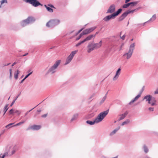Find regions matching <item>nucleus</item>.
Returning a JSON list of instances; mask_svg holds the SVG:
<instances>
[{
    "label": "nucleus",
    "mask_w": 158,
    "mask_h": 158,
    "mask_svg": "<svg viewBox=\"0 0 158 158\" xmlns=\"http://www.w3.org/2000/svg\"><path fill=\"white\" fill-rule=\"evenodd\" d=\"M130 120L129 119H127L125 121L123 122L122 124V126H123L124 125L130 123Z\"/></svg>",
    "instance_id": "b1692460"
},
{
    "label": "nucleus",
    "mask_w": 158,
    "mask_h": 158,
    "mask_svg": "<svg viewBox=\"0 0 158 158\" xmlns=\"http://www.w3.org/2000/svg\"><path fill=\"white\" fill-rule=\"evenodd\" d=\"M15 152V151L14 150H13L12 152V154H14Z\"/></svg>",
    "instance_id": "8fccbe9b"
},
{
    "label": "nucleus",
    "mask_w": 158,
    "mask_h": 158,
    "mask_svg": "<svg viewBox=\"0 0 158 158\" xmlns=\"http://www.w3.org/2000/svg\"><path fill=\"white\" fill-rule=\"evenodd\" d=\"M106 96L105 95L103 97L101 101L100 102V104H101L103 103L104 102L105 100L106 99Z\"/></svg>",
    "instance_id": "a878e982"
},
{
    "label": "nucleus",
    "mask_w": 158,
    "mask_h": 158,
    "mask_svg": "<svg viewBox=\"0 0 158 158\" xmlns=\"http://www.w3.org/2000/svg\"><path fill=\"white\" fill-rule=\"evenodd\" d=\"M83 29V28H82L80 30H79L78 32L77 33L76 35H77Z\"/></svg>",
    "instance_id": "ea45409f"
},
{
    "label": "nucleus",
    "mask_w": 158,
    "mask_h": 158,
    "mask_svg": "<svg viewBox=\"0 0 158 158\" xmlns=\"http://www.w3.org/2000/svg\"><path fill=\"white\" fill-rule=\"evenodd\" d=\"M78 50L72 51L66 59L65 64H67L70 63L72 60L75 55L77 52Z\"/></svg>",
    "instance_id": "39448f33"
},
{
    "label": "nucleus",
    "mask_w": 158,
    "mask_h": 158,
    "mask_svg": "<svg viewBox=\"0 0 158 158\" xmlns=\"http://www.w3.org/2000/svg\"><path fill=\"white\" fill-rule=\"evenodd\" d=\"M35 107H34V108H33L32 109H34V108H35Z\"/></svg>",
    "instance_id": "0e129e2a"
},
{
    "label": "nucleus",
    "mask_w": 158,
    "mask_h": 158,
    "mask_svg": "<svg viewBox=\"0 0 158 158\" xmlns=\"http://www.w3.org/2000/svg\"><path fill=\"white\" fill-rule=\"evenodd\" d=\"M7 110V109H6H6H5V110H4V111L5 112L4 114L6 112Z\"/></svg>",
    "instance_id": "5fc2aeb1"
},
{
    "label": "nucleus",
    "mask_w": 158,
    "mask_h": 158,
    "mask_svg": "<svg viewBox=\"0 0 158 158\" xmlns=\"http://www.w3.org/2000/svg\"><path fill=\"white\" fill-rule=\"evenodd\" d=\"M1 5L3 4L4 3H6L7 2V0H2L1 1Z\"/></svg>",
    "instance_id": "72a5a7b5"
},
{
    "label": "nucleus",
    "mask_w": 158,
    "mask_h": 158,
    "mask_svg": "<svg viewBox=\"0 0 158 158\" xmlns=\"http://www.w3.org/2000/svg\"><path fill=\"white\" fill-rule=\"evenodd\" d=\"M102 42L101 40L98 43H94L95 49H98V48H100L102 45Z\"/></svg>",
    "instance_id": "a211bd4d"
},
{
    "label": "nucleus",
    "mask_w": 158,
    "mask_h": 158,
    "mask_svg": "<svg viewBox=\"0 0 158 158\" xmlns=\"http://www.w3.org/2000/svg\"><path fill=\"white\" fill-rule=\"evenodd\" d=\"M125 115H124L123 114H122L121 115V117L119 118V120H121L124 119V118L125 117Z\"/></svg>",
    "instance_id": "7c9ffc66"
},
{
    "label": "nucleus",
    "mask_w": 158,
    "mask_h": 158,
    "mask_svg": "<svg viewBox=\"0 0 158 158\" xmlns=\"http://www.w3.org/2000/svg\"><path fill=\"white\" fill-rule=\"evenodd\" d=\"M143 149H144V151L145 152H146V153L148 152V148L146 146H144Z\"/></svg>",
    "instance_id": "c85d7f7f"
},
{
    "label": "nucleus",
    "mask_w": 158,
    "mask_h": 158,
    "mask_svg": "<svg viewBox=\"0 0 158 158\" xmlns=\"http://www.w3.org/2000/svg\"><path fill=\"white\" fill-rule=\"evenodd\" d=\"M130 0H126L125 1V2L126 3L128 2H129Z\"/></svg>",
    "instance_id": "de8ad7c7"
},
{
    "label": "nucleus",
    "mask_w": 158,
    "mask_h": 158,
    "mask_svg": "<svg viewBox=\"0 0 158 158\" xmlns=\"http://www.w3.org/2000/svg\"><path fill=\"white\" fill-rule=\"evenodd\" d=\"M7 154V152L5 153L1 158H4Z\"/></svg>",
    "instance_id": "4c0bfd02"
},
{
    "label": "nucleus",
    "mask_w": 158,
    "mask_h": 158,
    "mask_svg": "<svg viewBox=\"0 0 158 158\" xmlns=\"http://www.w3.org/2000/svg\"><path fill=\"white\" fill-rule=\"evenodd\" d=\"M9 71H10V73H11V71H12L11 69H9Z\"/></svg>",
    "instance_id": "3c124183"
},
{
    "label": "nucleus",
    "mask_w": 158,
    "mask_h": 158,
    "mask_svg": "<svg viewBox=\"0 0 158 158\" xmlns=\"http://www.w3.org/2000/svg\"><path fill=\"white\" fill-rule=\"evenodd\" d=\"M44 6L46 7L48 11L51 12H53V10L52 9L47 6L46 5H44Z\"/></svg>",
    "instance_id": "412c9836"
},
{
    "label": "nucleus",
    "mask_w": 158,
    "mask_h": 158,
    "mask_svg": "<svg viewBox=\"0 0 158 158\" xmlns=\"http://www.w3.org/2000/svg\"><path fill=\"white\" fill-rule=\"evenodd\" d=\"M109 109H108L106 111L100 113L94 121L87 120L86 121V123L88 124L92 125L95 123H98L101 122L108 114L109 112Z\"/></svg>",
    "instance_id": "f257e3e1"
},
{
    "label": "nucleus",
    "mask_w": 158,
    "mask_h": 158,
    "mask_svg": "<svg viewBox=\"0 0 158 158\" xmlns=\"http://www.w3.org/2000/svg\"><path fill=\"white\" fill-rule=\"evenodd\" d=\"M134 4V3H127L126 4H124V5H123V8H127V7H128L129 6H130V5H131V4ZM134 5L135 4H136V3H134Z\"/></svg>",
    "instance_id": "4be33fe9"
},
{
    "label": "nucleus",
    "mask_w": 158,
    "mask_h": 158,
    "mask_svg": "<svg viewBox=\"0 0 158 158\" xmlns=\"http://www.w3.org/2000/svg\"><path fill=\"white\" fill-rule=\"evenodd\" d=\"M24 123V121L20 122L17 123V124L14 125V126H12V127H13V126H18L20 125L23 124Z\"/></svg>",
    "instance_id": "bb28decb"
},
{
    "label": "nucleus",
    "mask_w": 158,
    "mask_h": 158,
    "mask_svg": "<svg viewBox=\"0 0 158 158\" xmlns=\"http://www.w3.org/2000/svg\"><path fill=\"white\" fill-rule=\"evenodd\" d=\"M135 46V43L131 44L130 46L128 52L123 55V56H127L126 58L127 59H129L131 56Z\"/></svg>",
    "instance_id": "7ed1b4c3"
},
{
    "label": "nucleus",
    "mask_w": 158,
    "mask_h": 158,
    "mask_svg": "<svg viewBox=\"0 0 158 158\" xmlns=\"http://www.w3.org/2000/svg\"><path fill=\"white\" fill-rule=\"evenodd\" d=\"M48 6H50L51 7H52V8H54V7L53 6V5H51V4H48Z\"/></svg>",
    "instance_id": "c03bdc74"
},
{
    "label": "nucleus",
    "mask_w": 158,
    "mask_h": 158,
    "mask_svg": "<svg viewBox=\"0 0 158 158\" xmlns=\"http://www.w3.org/2000/svg\"><path fill=\"white\" fill-rule=\"evenodd\" d=\"M141 94H139L135 98L131 100V101L129 103V104L130 105H132L136 101L138 98L140 97Z\"/></svg>",
    "instance_id": "2eb2a0df"
},
{
    "label": "nucleus",
    "mask_w": 158,
    "mask_h": 158,
    "mask_svg": "<svg viewBox=\"0 0 158 158\" xmlns=\"http://www.w3.org/2000/svg\"><path fill=\"white\" fill-rule=\"evenodd\" d=\"M120 71L121 69L120 68L118 69L117 70V71L116 72L115 75L114 76V77L113 78V81H115L118 79L119 75L120 74Z\"/></svg>",
    "instance_id": "4468645a"
},
{
    "label": "nucleus",
    "mask_w": 158,
    "mask_h": 158,
    "mask_svg": "<svg viewBox=\"0 0 158 158\" xmlns=\"http://www.w3.org/2000/svg\"><path fill=\"white\" fill-rule=\"evenodd\" d=\"M34 20H35L33 18L31 17H28L26 19L23 21L21 25L23 27H24L27 24L34 21Z\"/></svg>",
    "instance_id": "423d86ee"
},
{
    "label": "nucleus",
    "mask_w": 158,
    "mask_h": 158,
    "mask_svg": "<svg viewBox=\"0 0 158 158\" xmlns=\"http://www.w3.org/2000/svg\"><path fill=\"white\" fill-rule=\"evenodd\" d=\"M122 10L121 9H119L115 13H114L111 15H108L104 18V20L105 21H108L111 19H114L115 17L119 15Z\"/></svg>",
    "instance_id": "f03ea898"
},
{
    "label": "nucleus",
    "mask_w": 158,
    "mask_h": 158,
    "mask_svg": "<svg viewBox=\"0 0 158 158\" xmlns=\"http://www.w3.org/2000/svg\"><path fill=\"white\" fill-rule=\"evenodd\" d=\"M28 54V53H27V54H24L23 55V56H25Z\"/></svg>",
    "instance_id": "bf43d9fd"
},
{
    "label": "nucleus",
    "mask_w": 158,
    "mask_h": 158,
    "mask_svg": "<svg viewBox=\"0 0 158 158\" xmlns=\"http://www.w3.org/2000/svg\"><path fill=\"white\" fill-rule=\"evenodd\" d=\"M30 4H31L33 6L36 7L39 5L42 6V5L36 0H31Z\"/></svg>",
    "instance_id": "9b49d317"
},
{
    "label": "nucleus",
    "mask_w": 158,
    "mask_h": 158,
    "mask_svg": "<svg viewBox=\"0 0 158 158\" xmlns=\"http://www.w3.org/2000/svg\"><path fill=\"white\" fill-rule=\"evenodd\" d=\"M154 94H158V88L156 89V90L155 91Z\"/></svg>",
    "instance_id": "58836bf2"
},
{
    "label": "nucleus",
    "mask_w": 158,
    "mask_h": 158,
    "mask_svg": "<svg viewBox=\"0 0 158 158\" xmlns=\"http://www.w3.org/2000/svg\"><path fill=\"white\" fill-rule=\"evenodd\" d=\"M156 19V15H154L152 17L149 19L148 21L152 22L154 21Z\"/></svg>",
    "instance_id": "aec40b11"
},
{
    "label": "nucleus",
    "mask_w": 158,
    "mask_h": 158,
    "mask_svg": "<svg viewBox=\"0 0 158 158\" xmlns=\"http://www.w3.org/2000/svg\"><path fill=\"white\" fill-rule=\"evenodd\" d=\"M120 127H119L118 128L114 130L113 131H112L110 134V135H113L119 129Z\"/></svg>",
    "instance_id": "393cba45"
},
{
    "label": "nucleus",
    "mask_w": 158,
    "mask_h": 158,
    "mask_svg": "<svg viewBox=\"0 0 158 158\" xmlns=\"http://www.w3.org/2000/svg\"><path fill=\"white\" fill-rule=\"evenodd\" d=\"M32 72H31L30 73H29L24 78V79H25L26 78H27L30 75H31V74H32Z\"/></svg>",
    "instance_id": "c9c22d12"
},
{
    "label": "nucleus",
    "mask_w": 158,
    "mask_h": 158,
    "mask_svg": "<svg viewBox=\"0 0 158 158\" xmlns=\"http://www.w3.org/2000/svg\"><path fill=\"white\" fill-rule=\"evenodd\" d=\"M25 80V79H24V78L23 79V80H22V81H21V83H22V82H23V81Z\"/></svg>",
    "instance_id": "603ef678"
},
{
    "label": "nucleus",
    "mask_w": 158,
    "mask_h": 158,
    "mask_svg": "<svg viewBox=\"0 0 158 158\" xmlns=\"http://www.w3.org/2000/svg\"><path fill=\"white\" fill-rule=\"evenodd\" d=\"M14 124V123H10L8 124V125H7L5 127L6 128H8V127L10 128V127H10V126Z\"/></svg>",
    "instance_id": "2f4dec72"
},
{
    "label": "nucleus",
    "mask_w": 158,
    "mask_h": 158,
    "mask_svg": "<svg viewBox=\"0 0 158 158\" xmlns=\"http://www.w3.org/2000/svg\"><path fill=\"white\" fill-rule=\"evenodd\" d=\"M10 64V63L8 64H6V65H4V66L8 65Z\"/></svg>",
    "instance_id": "13d9d810"
},
{
    "label": "nucleus",
    "mask_w": 158,
    "mask_h": 158,
    "mask_svg": "<svg viewBox=\"0 0 158 158\" xmlns=\"http://www.w3.org/2000/svg\"><path fill=\"white\" fill-rule=\"evenodd\" d=\"M95 36V35H90L87 36L86 38L85 39L83 40L84 42L86 41H88L89 40H91L93 38H94Z\"/></svg>",
    "instance_id": "dca6fc26"
},
{
    "label": "nucleus",
    "mask_w": 158,
    "mask_h": 158,
    "mask_svg": "<svg viewBox=\"0 0 158 158\" xmlns=\"http://www.w3.org/2000/svg\"><path fill=\"white\" fill-rule=\"evenodd\" d=\"M115 6L114 5H111L109 8L107 12L110 13H112L115 10Z\"/></svg>",
    "instance_id": "f8f14e48"
},
{
    "label": "nucleus",
    "mask_w": 158,
    "mask_h": 158,
    "mask_svg": "<svg viewBox=\"0 0 158 158\" xmlns=\"http://www.w3.org/2000/svg\"><path fill=\"white\" fill-rule=\"evenodd\" d=\"M128 114V112L127 111H126L125 112L124 114H123L124 115H125V116H126Z\"/></svg>",
    "instance_id": "49530a36"
},
{
    "label": "nucleus",
    "mask_w": 158,
    "mask_h": 158,
    "mask_svg": "<svg viewBox=\"0 0 158 158\" xmlns=\"http://www.w3.org/2000/svg\"><path fill=\"white\" fill-rule=\"evenodd\" d=\"M150 110V111H153V109H149Z\"/></svg>",
    "instance_id": "864d4df0"
},
{
    "label": "nucleus",
    "mask_w": 158,
    "mask_h": 158,
    "mask_svg": "<svg viewBox=\"0 0 158 158\" xmlns=\"http://www.w3.org/2000/svg\"><path fill=\"white\" fill-rule=\"evenodd\" d=\"M152 99V96L149 95H148L145 96L143 98V99L145 100L146 101H148V103H150Z\"/></svg>",
    "instance_id": "f3484780"
},
{
    "label": "nucleus",
    "mask_w": 158,
    "mask_h": 158,
    "mask_svg": "<svg viewBox=\"0 0 158 158\" xmlns=\"http://www.w3.org/2000/svg\"><path fill=\"white\" fill-rule=\"evenodd\" d=\"M60 61H61L60 60L56 61L54 65L50 69L49 71L50 72H52V73H53L54 72L53 70L57 68V66L60 64Z\"/></svg>",
    "instance_id": "6e6552de"
},
{
    "label": "nucleus",
    "mask_w": 158,
    "mask_h": 158,
    "mask_svg": "<svg viewBox=\"0 0 158 158\" xmlns=\"http://www.w3.org/2000/svg\"><path fill=\"white\" fill-rule=\"evenodd\" d=\"M47 114H44V115H42V117H43V118H45L47 116Z\"/></svg>",
    "instance_id": "37998d69"
},
{
    "label": "nucleus",
    "mask_w": 158,
    "mask_h": 158,
    "mask_svg": "<svg viewBox=\"0 0 158 158\" xmlns=\"http://www.w3.org/2000/svg\"><path fill=\"white\" fill-rule=\"evenodd\" d=\"M30 0H24V1L26 2H28L29 3H30Z\"/></svg>",
    "instance_id": "a18cd8bd"
},
{
    "label": "nucleus",
    "mask_w": 158,
    "mask_h": 158,
    "mask_svg": "<svg viewBox=\"0 0 158 158\" xmlns=\"http://www.w3.org/2000/svg\"><path fill=\"white\" fill-rule=\"evenodd\" d=\"M41 127V126L40 125H34L31 126L28 129L34 130H38L40 129Z\"/></svg>",
    "instance_id": "ddd939ff"
},
{
    "label": "nucleus",
    "mask_w": 158,
    "mask_h": 158,
    "mask_svg": "<svg viewBox=\"0 0 158 158\" xmlns=\"http://www.w3.org/2000/svg\"><path fill=\"white\" fill-rule=\"evenodd\" d=\"M84 35V34H83V32H82L80 34L79 37L77 38L76 40H79L81 38L82 36Z\"/></svg>",
    "instance_id": "cd10ccee"
},
{
    "label": "nucleus",
    "mask_w": 158,
    "mask_h": 158,
    "mask_svg": "<svg viewBox=\"0 0 158 158\" xmlns=\"http://www.w3.org/2000/svg\"><path fill=\"white\" fill-rule=\"evenodd\" d=\"M19 74V70H17L16 72L15 73H14V77L15 78L17 79L18 78V75Z\"/></svg>",
    "instance_id": "5701e85b"
},
{
    "label": "nucleus",
    "mask_w": 158,
    "mask_h": 158,
    "mask_svg": "<svg viewBox=\"0 0 158 158\" xmlns=\"http://www.w3.org/2000/svg\"><path fill=\"white\" fill-rule=\"evenodd\" d=\"M16 62H14L12 64V66H13L14 65H15V64H16Z\"/></svg>",
    "instance_id": "09e8293b"
},
{
    "label": "nucleus",
    "mask_w": 158,
    "mask_h": 158,
    "mask_svg": "<svg viewBox=\"0 0 158 158\" xmlns=\"http://www.w3.org/2000/svg\"><path fill=\"white\" fill-rule=\"evenodd\" d=\"M125 35H123L122 36H121V38L123 40H124L125 37Z\"/></svg>",
    "instance_id": "e433bc0d"
},
{
    "label": "nucleus",
    "mask_w": 158,
    "mask_h": 158,
    "mask_svg": "<svg viewBox=\"0 0 158 158\" xmlns=\"http://www.w3.org/2000/svg\"><path fill=\"white\" fill-rule=\"evenodd\" d=\"M15 109H10L9 112V113L10 114H13L14 111Z\"/></svg>",
    "instance_id": "f704fd0d"
},
{
    "label": "nucleus",
    "mask_w": 158,
    "mask_h": 158,
    "mask_svg": "<svg viewBox=\"0 0 158 158\" xmlns=\"http://www.w3.org/2000/svg\"><path fill=\"white\" fill-rule=\"evenodd\" d=\"M60 21L58 19H52L48 22L46 26L48 27H52L59 24Z\"/></svg>",
    "instance_id": "20e7f679"
},
{
    "label": "nucleus",
    "mask_w": 158,
    "mask_h": 158,
    "mask_svg": "<svg viewBox=\"0 0 158 158\" xmlns=\"http://www.w3.org/2000/svg\"><path fill=\"white\" fill-rule=\"evenodd\" d=\"M84 42L83 40V41L79 42L78 43H77V44H76V46L78 47L81 44H83Z\"/></svg>",
    "instance_id": "c756f323"
},
{
    "label": "nucleus",
    "mask_w": 158,
    "mask_h": 158,
    "mask_svg": "<svg viewBox=\"0 0 158 158\" xmlns=\"http://www.w3.org/2000/svg\"><path fill=\"white\" fill-rule=\"evenodd\" d=\"M75 119L74 118H72L71 119V121H73Z\"/></svg>",
    "instance_id": "4d7b16f0"
},
{
    "label": "nucleus",
    "mask_w": 158,
    "mask_h": 158,
    "mask_svg": "<svg viewBox=\"0 0 158 158\" xmlns=\"http://www.w3.org/2000/svg\"><path fill=\"white\" fill-rule=\"evenodd\" d=\"M15 100H14L12 102V103L10 104V106L11 107L14 104V103H15Z\"/></svg>",
    "instance_id": "79ce46f5"
},
{
    "label": "nucleus",
    "mask_w": 158,
    "mask_h": 158,
    "mask_svg": "<svg viewBox=\"0 0 158 158\" xmlns=\"http://www.w3.org/2000/svg\"><path fill=\"white\" fill-rule=\"evenodd\" d=\"M0 7H1V6H0Z\"/></svg>",
    "instance_id": "e2e57ef3"
},
{
    "label": "nucleus",
    "mask_w": 158,
    "mask_h": 158,
    "mask_svg": "<svg viewBox=\"0 0 158 158\" xmlns=\"http://www.w3.org/2000/svg\"><path fill=\"white\" fill-rule=\"evenodd\" d=\"M133 39H132L131 40V41H133Z\"/></svg>",
    "instance_id": "680f3d73"
},
{
    "label": "nucleus",
    "mask_w": 158,
    "mask_h": 158,
    "mask_svg": "<svg viewBox=\"0 0 158 158\" xmlns=\"http://www.w3.org/2000/svg\"><path fill=\"white\" fill-rule=\"evenodd\" d=\"M130 3H136V4L135 5H134V4H131L130 6H131L132 7L133 6H135L137 4V2H130Z\"/></svg>",
    "instance_id": "473e14b6"
},
{
    "label": "nucleus",
    "mask_w": 158,
    "mask_h": 158,
    "mask_svg": "<svg viewBox=\"0 0 158 158\" xmlns=\"http://www.w3.org/2000/svg\"><path fill=\"white\" fill-rule=\"evenodd\" d=\"M135 10H128L126 12L123 13L119 18L118 20L119 21H121L125 17H126L127 15L130 13H133L135 11Z\"/></svg>",
    "instance_id": "0eeeda50"
},
{
    "label": "nucleus",
    "mask_w": 158,
    "mask_h": 158,
    "mask_svg": "<svg viewBox=\"0 0 158 158\" xmlns=\"http://www.w3.org/2000/svg\"><path fill=\"white\" fill-rule=\"evenodd\" d=\"M95 49L94 43H89L87 47V52L90 53L94 49Z\"/></svg>",
    "instance_id": "1a4fd4ad"
},
{
    "label": "nucleus",
    "mask_w": 158,
    "mask_h": 158,
    "mask_svg": "<svg viewBox=\"0 0 158 158\" xmlns=\"http://www.w3.org/2000/svg\"><path fill=\"white\" fill-rule=\"evenodd\" d=\"M40 111H41V110H37L38 112H40Z\"/></svg>",
    "instance_id": "052dcab7"
},
{
    "label": "nucleus",
    "mask_w": 158,
    "mask_h": 158,
    "mask_svg": "<svg viewBox=\"0 0 158 158\" xmlns=\"http://www.w3.org/2000/svg\"><path fill=\"white\" fill-rule=\"evenodd\" d=\"M96 27H94L89 28L86 29L83 31V34L86 35L93 31L96 28Z\"/></svg>",
    "instance_id": "9d476101"
},
{
    "label": "nucleus",
    "mask_w": 158,
    "mask_h": 158,
    "mask_svg": "<svg viewBox=\"0 0 158 158\" xmlns=\"http://www.w3.org/2000/svg\"><path fill=\"white\" fill-rule=\"evenodd\" d=\"M149 104H150L152 106L155 105H156V101L155 99H152L150 101V103Z\"/></svg>",
    "instance_id": "6ab92c4d"
},
{
    "label": "nucleus",
    "mask_w": 158,
    "mask_h": 158,
    "mask_svg": "<svg viewBox=\"0 0 158 158\" xmlns=\"http://www.w3.org/2000/svg\"><path fill=\"white\" fill-rule=\"evenodd\" d=\"M8 105H6L4 107V109H8L10 107L8 106Z\"/></svg>",
    "instance_id": "a19ab883"
},
{
    "label": "nucleus",
    "mask_w": 158,
    "mask_h": 158,
    "mask_svg": "<svg viewBox=\"0 0 158 158\" xmlns=\"http://www.w3.org/2000/svg\"><path fill=\"white\" fill-rule=\"evenodd\" d=\"M11 76H12V73H10V78H11Z\"/></svg>",
    "instance_id": "6e6d98bb"
}]
</instances>
